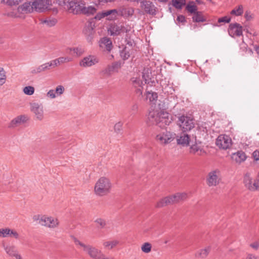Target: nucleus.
Segmentation results:
<instances>
[{
    "label": "nucleus",
    "instance_id": "1",
    "mask_svg": "<svg viewBox=\"0 0 259 259\" xmlns=\"http://www.w3.org/2000/svg\"><path fill=\"white\" fill-rule=\"evenodd\" d=\"M159 109H153L148 114L147 123L149 125L163 123L168 125L172 121V116L165 110L169 107L168 103L164 101L158 104Z\"/></svg>",
    "mask_w": 259,
    "mask_h": 259
},
{
    "label": "nucleus",
    "instance_id": "2",
    "mask_svg": "<svg viewBox=\"0 0 259 259\" xmlns=\"http://www.w3.org/2000/svg\"><path fill=\"white\" fill-rule=\"evenodd\" d=\"M51 5L48 0H34L32 2L25 3L18 8L19 11L25 13H30L33 12H43L52 10L57 13L56 8H51Z\"/></svg>",
    "mask_w": 259,
    "mask_h": 259
},
{
    "label": "nucleus",
    "instance_id": "3",
    "mask_svg": "<svg viewBox=\"0 0 259 259\" xmlns=\"http://www.w3.org/2000/svg\"><path fill=\"white\" fill-rule=\"evenodd\" d=\"M75 246L83 251L92 259H115L113 257L106 256L101 250L89 244L80 241L76 237H73Z\"/></svg>",
    "mask_w": 259,
    "mask_h": 259
},
{
    "label": "nucleus",
    "instance_id": "4",
    "mask_svg": "<svg viewBox=\"0 0 259 259\" xmlns=\"http://www.w3.org/2000/svg\"><path fill=\"white\" fill-rule=\"evenodd\" d=\"M112 189V183L107 177H102L96 182L94 186V192L99 196H104L110 193Z\"/></svg>",
    "mask_w": 259,
    "mask_h": 259
},
{
    "label": "nucleus",
    "instance_id": "5",
    "mask_svg": "<svg viewBox=\"0 0 259 259\" xmlns=\"http://www.w3.org/2000/svg\"><path fill=\"white\" fill-rule=\"evenodd\" d=\"M58 5L63 9L73 14L81 13L83 2L82 1L56 0Z\"/></svg>",
    "mask_w": 259,
    "mask_h": 259
},
{
    "label": "nucleus",
    "instance_id": "6",
    "mask_svg": "<svg viewBox=\"0 0 259 259\" xmlns=\"http://www.w3.org/2000/svg\"><path fill=\"white\" fill-rule=\"evenodd\" d=\"M177 124L183 132L191 131L195 126L193 118L190 116L185 115L178 116Z\"/></svg>",
    "mask_w": 259,
    "mask_h": 259
},
{
    "label": "nucleus",
    "instance_id": "7",
    "mask_svg": "<svg viewBox=\"0 0 259 259\" xmlns=\"http://www.w3.org/2000/svg\"><path fill=\"white\" fill-rule=\"evenodd\" d=\"M176 137V134L175 133L165 130L158 134L155 140L160 145L165 146L172 142Z\"/></svg>",
    "mask_w": 259,
    "mask_h": 259
},
{
    "label": "nucleus",
    "instance_id": "8",
    "mask_svg": "<svg viewBox=\"0 0 259 259\" xmlns=\"http://www.w3.org/2000/svg\"><path fill=\"white\" fill-rule=\"evenodd\" d=\"M38 220L39 223L41 226L50 229H55L58 227L60 224L58 218L48 215H41Z\"/></svg>",
    "mask_w": 259,
    "mask_h": 259
},
{
    "label": "nucleus",
    "instance_id": "9",
    "mask_svg": "<svg viewBox=\"0 0 259 259\" xmlns=\"http://www.w3.org/2000/svg\"><path fill=\"white\" fill-rule=\"evenodd\" d=\"M95 22L92 20L89 21L86 23L83 30V33L87 41L92 44L95 34Z\"/></svg>",
    "mask_w": 259,
    "mask_h": 259
},
{
    "label": "nucleus",
    "instance_id": "10",
    "mask_svg": "<svg viewBox=\"0 0 259 259\" xmlns=\"http://www.w3.org/2000/svg\"><path fill=\"white\" fill-rule=\"evenodd\" d=\"M221 180V172L219 169L210 171L206 177V183L208 186H216Z\"/></svg>",
    "mask_w": 259,
    "mask_h": 259
},
{
    "label": "nucleus",
    "instance_id": "11",
    "mask_svg": "<svg viewBox=\"0 0 259 259\" xmlns=\"http://www.w3.org/2000/svg\"><path fill=\"white\" fill-rule=\"evenodd\" d=\"M99 62V58L93 55H89L81 59L79 65L82 68H89L96 65Z\"/></svg>",
    "mask_w": 259,
    "mask_h": 259
},
{
    "label": "nucleus",
    "instance_id": "12",
    "mask_svg": "<svg viewBox=\"0 0 259 259\" xmlns=\"http://www.w3.org/2000/svg\"><path fill=\"white\" fill-rule=\"evenodd\" d=\"M30 111L34 114L35 118L41 121L44 118V111L41 104L38 103H31L30 104Z\"/></svg>",
    "mask_w": 259,
    "mask_h": 259
},
{
    "label": "nucleus",
    "instance_id": "13",
    "mask_svg": "<svg viewBox=\"0 0 259 259\" xmlns=\"http://www.w3.org/2000/svg\"><path fill=\"white\" fill-rule=\"evenodd\" d=\"M215 143L220 148L227 149L231 147L232 141L229 136L226 135H221L217 138Z\"/></svg>",
    "mask_w": 259,
    "mask_h": 259
},
{
    "label": "nucleus",
    "instance_id": "14",
    "mask_svg": "<svg viewBox=\"0 0 259 259\" xmlns=\"http://www.w3.org/2000/svg\"><path fill=\"white\" fill-rule=\"evenodd\" d=\"M245 186L251 191H255L259 188V183L257 177L253 179L250 174H246L244 178Z\"/></svg>",
    "mask_w": 259,
    "mask_h": 259
},
{
    "label": "nucleus",
    "instance_id": "15",
    "mask_svg": "<svg viewBox=\"0 0 259 259\" xmlns=\"http://www.w3.org/2000/svg\"><path fill=\"white\" fill-rule=\"evenodd\" d=\"M243 27L239 23H234L229 25L228 31L232 37H239L242 35Z\"/></svg>",
    "mask_w": 259,
    "mask_h": 259
},
{
    "label": "nucleus",
    "instance_id": "16",
    "mask_svg": "<svg viewBox=\"0 0 259 259\" xmlns=\"http://www.w3.org/2000/svg\"><path fill=\"white\" fill-rule=\"evenodd\" d=\"M141 8L146 13L151 15L156 14V8L151 1L144 0L141 2Z\"/></svg>",
    "mask_w": 259,
    "mask_h": 259
},
{
    "label": "nucleus",
    "instance_id": "17",
    "mask_svg": "<svg viewBox=\"0 0 259 259\" xmlns=\"http://www.w3.org/2000/svg\"><path fill=\"white\" fill-rule=\"evenodd\" d=\"M3 247L6 253L9 256L15 257L16 259H23L14 245H4Z\"/></svg>",
    "mask_w": 259,
    "mask_h": 259
},
{
    "label": "nucleus",
    "instance_id": "18",
    "mask_svg": "<svg viewBox=\"0 0 259 259\" xmlns=\"http://www.w3.org/2000/svg\"><path fill=\"white\" fill-rule=\"evenodd\" d=\"M107 31L110 35H118L124 32V27L115 23L111 24L108 27Z\"/></svg>",
    "mask_w": 259,
    "mask_h": 259
},
{
    "label": "nucleus",
    "instance_id": "19",
    "mask_svg": "<svg viewBox=\"0 0 259 259\" xmlns=\"http://www.w3.org/2000/svg\"><path fill=\"white\" fill-rule=\"evenodd\" d=\"M100 47L108 52H110L112 48L113 45L111 39L107 37H104L100 40Z\"/></svg>",
    "mask_w": 259,
    "mask_h": 259
},
{
    "label": "nucleus",
    "instance_id": "20",
    "mask_svg": "<svg viewBox=\"0 0 259 259\" xmlns=\"http://www.w3.org/2000/svg\"><path fill=\"white\" fill-rule=\"evenodd\" d=\"M190 152L193 154H196L199 156H203L206 154V152L203 149V147L197 143L190 147Z\"/></svg>",
    "mask_w": 259,
    "mask_h": 259
},
{
    "label": "nucleus",
    "instance_id": "21",
    "mask_svg": "<svg viewBox=\"0 0 259 259\" xmlns=\"http://www.w3.org/2000/svg\"><path fill=\"white\" fill-rule=\"evenodd\" d=\"M28 120V117L25 115H20L14 118L10 122V126L15 127L18 125L25 123Z\"/></svg>",
    "mask_w": 259,
    "mask_h": 259
},
{
    "label": "nucleus",
    "instance_id": "22",
    "mask_svg": "<svg viewBox=\"0 0 259 259\" xmlns=\"http://www.w3.org/2000/svg\"><path fill=\"white\" fill-rule=\"evenodd\" d=\"M211 246H207L205 247L198 250L195 254V256L197 258H205L209 254L211 250Z\"/></svg>",
    "mask_w": 259,
    "mask_h": 259
},
{
    "label": "nucleus",
    "instance_id": "23",
    "mask_svg": "<svg viewBox=\"0 0 259 259\" xmlns=\"http://www.w3.org/2000/svg\"><path fill=\"white\" fill-rule=\"evenodd\" d=\"M170 199L172 200L171 204L178 203L184 201L187 198V194L186 193H177L173 195L169 196Z\"/></svg>",
    "mask_w": 259,
    "mask_h": 259
},
{
    "label": "nucleus",
    "instance_id": "24",
    "mask_svg": "<svg viewBox=\"0 0 259 259\" xmlns=\"http://www.w3.org/2000/svg\"><path fill=\"white\" fill-rule=\"evenodd\" d=\"M67 50L68 53L77 57L81 56L85 52L84 49L81 46L69 48Z\"/></svg>",
    "mask_w": 259,
    "mask_h": 259
},
{
    "label": "nucleus",
    "instance_id": "25",
    "mask_svg": "<svg viewBox=\"0 0 259 259\" xmlns=\"http://www.w3.org/2000/svg\"><path fill=\"white\" fill-rule=\"evenodd\" d=\"M177 143L183 146H187L189 144L190 137L188 134H181L177 138Z\"/></svg>",
    "mask_w": 259,
    "mask_h": 259
},
{
    "label": "nucleus",
    "instance_id": "26",
    "mask_svg": "<svg viewBox=\"0 0 259 259\" xmlns=\"http://www.w3.org/2000/svg\"><path fill=\"white\" fill-rule=\"evenodd\" d=\"M120 243L119 240L113 239L110 240L104 241L103 242V246L105 249L111 250L118 246Z\"/></svg>",
    "mask_w": 259,
    "mask_h": 259
},
{
    "label": "nucleus",
    "instance_id": "27",
    "mask_svg": "<svg viewBox=\"0 0 259 259\" xmlns=\"http://www.w3.org/2000/svg\"><path fill=\"white\" fill-rule=\"evenodd\" d=\"M119 16L127 18L131 17L134 13V9L133 8H121L118 10Z\"/></svg>",
    "mask_w": 259,
    "mask_h": 259
},
{
    "label": "nucleus",
    "instance_id": "28",
    "mask_svg": "<svg viewBox=\"0 0 259 259\" xmlns=\"http://www.w3.org/2000/svg\"><path fill=\"white\" fill-rule=\"evenodd\" d=\"M134 52L131 46H125L120 52V56L123 60L128 59Z\"/></svg>",
    "mask_w": 259,
    "mask_h": 259
},
{
    "label": "nucleus",
    "instance_id": "29",
    "mask_svg": "<svg viewBox=\"0 0 259 259\" xmlns=\"http://www.w3.org/2000/svg\"><path fill=\"white\" fill-rule=\"evenodd\" d=\"M158 96L156 93L152 91H147L146 93V100L151 104H155Z\"/></svg>",
    "mask_w": 259,
    "mask_h": 259
},
{
    "label": "nucleus",
    "instance_id": "30",
    "mask_svg": "<svg viewBox=\"0 0 259 259\" xmlns=\"http://www.w3.org/2000/svg\"><path fill=\"white\" fill-rule=\"evenodd\" d=\"M232 158L236 162L240 163L246 159V155L243 152L238 151L232 155Z\"/></svg>",
    "mask_w": 259,
    "mask_h": 259
},
{
    "label": "nucleus",
    "instance_id": "31",
    "mask_svg": "<svg viewBox=\"0 0 259 259\" xmlns=\"http://www.w3.org/2000/svg\"><path fill=\"white\" fill-rule=\"evenodd\" d=\"M106 15L108 20H116L119 16V11L116 9L106 11Z\"/></svg>",
    "mask_w": 259,
    "mask_h": 259
},
{
    "label": "nucleus",
    "instance_id": "32",
    "mask_svg": "<svg viewBox=\"0 0 259 259\" xmlns=\"http://www.w3.org/2000/svg\"><path fill=\"white\" fill-rule=\"evenodd\" d=\"M172 200L170 199L169 196L164 197L155 204V207L157 208H161L169 204H171Z\"/></svg>",
    "mask_w": 259,
    "mask_h": 259
},
{
    "label": "nucleus",
    "instance_id": "33",
    "mask_svg": "<svg viewBox=\"0 0 259 259\" xmlns=\"http://www.w3.org/2000/svg\"><path fill=\"white\" fill-rule=\"evenodd\" d=\"M97 9L94 6L85 7L83 2V7H82L81 13L85 15H92L96 13Z\"/></svg>",
    "mask_w": 259,
    "mask_h": 259
},
{
    "label": "nucleus",
    "instance_id": "34",
    "mask_svg": "<svg viewBox=\"0 0 259 259\" xmlns=\"http://www.w3.org/2000/svg\"><path fill=\"white\" fill-rule=\"evenodd\" d=\"M186 10L191 14H194L198 11L197 6L194 2H190L187 5L186 7Z\"/></svg>",
    "mask_w": 259,
    "mask_h": 259
},
{
    "label": "nucleus",
    "instance_id": "35",
    "mask_svg": "<svg viewBox=\"0 0 259 259\" xmlns=\"http://www.w3.org/2000/svg\"><path fill=\"white\" fill-rule=\"evenodd\" d=\"M169 4L177 9H181L186 5V0H171Z\"/></svg>",
    "mask_w": 259,
    "mask_h": 259
},
{
    "label": "nucleus",
    "instance_id": "36",
    "mask_svg": "<svg viewBox=\"0 0 259 259\" xmlns=\"http://www.w3.org/2000/svg\"><path fill=\"white\" fill-rule=\"evenodd\" d=\"M40 23L42 24H45L49 27H52L57 23V20L55 18H46L40 19Z\"/></svg>",
    "mask_w": 259,
    "mask_h": 259
},
{
    "label": "nucleus",
    "instance_id": "37",
    "mask_svg": "<svg viewBox=\"0 0 259 259\" xmlns=\"http://www.w3.org/2000/svg\"><path fill=\"white\" fill-rule=\"evenodd\" d=\"M192 20L194 22H203L206 21L202 13L200 11H197L194 14V16L192 17Z\"/></svg>",
    "mask_w": 259,
    "mask_h": 259
},
{
    "label": "nucleus",
    "instance_id": "38",
    "mask_svg": "<svg viewBox=\"0 0 259 259\" xmlns=\"http://www.w3.org/2000/svg\"><path fill=\"white\" fill-rule=\"evenodd\" d=\"M7 79L6 71L4 68L0 67V88L6 83Z\"/></svg>",
    "mask_w": 259,
    "mask_h": 259
},
{
    "label": "nucleus",
    "instance_id": "39",
    "mask_svg": "<svg viewBox=\"0 0 259 259\" xmlns=\"http://www.w3.org/2000/svg\"><path fill=\"white\" fill-rule=\"evenodd\" d=\"M243 13V7L242 5H239L234 8L230 12L232 15L240 16Z\"/></svg>",
    "mask_w": 259,
    "mask_h": 259
},
{
    "label": "nucleus",
    "instance_id": "40",
    "mask_svg": "<svg viewBox=\"0 0 259 259\" xmlns=\"http://www.w3.org/2000/svg\"><path fill=\"white\" fill-rule=\"evenodd\" d=\"M141 250L145 253H149L152 250V244L149 242L144 243L141 246Z\"/></svg>",
    "mask_w": 259,
    "mask_h": 259
},
{
    "label": "nucleus",
    "instance_id": "41",
    "mask_svg": "<svg viewBox=\"0 0 259 259\" xmlns=\"http://www.w3.org/2000/svg\"><path fill=\"white\" fill-rule=\"evenodd\" d=\"M11 229L8 227L0 229V238L10 237Z\"/></svg>",
    "mask_w": 259,
    "mask_h": 259
},
{
    "label": "nucleus",
    "instance_id": "42",
    "mask_svg": "<svg viewBox=\"0 0 259 259\" xmlns=\"http://www.w3.org/2000/svg\"><path fill=\"white\" fill-rule=\"evenodd\" d=\"M116 66L117 64L116 63H114L111 65L108 66L103 71V73L107 75H110L114 71Z\"/></svg>",
    "mask_w": 259,
    "mask_h": 259
},
{
    "label": "nucleus",
    "instance_id": "43",
    "mask_svg": "<svg viewBox=\"0 0 259 259\" xmlns=\"http://www.w3.org/2000/svg\"><path fill=\"white\" fill-rule=\"evenodd\" d=\"M34 88L32 86H26L23 89V92L26 95L31 96L34 93Z\"/></svg>",
    "mask_w": 259,
    "mask_h": 259
},
{
    "label": "nucleus",
    "instance_id": "44",
    "mask_svg": "<svg viewBox=\"0 0 259 259\" xmlns=\"http://www.w3.org/2000/svg\"><path fill=\"white\" fill-rule=\"evenodd\" d=\"M55 91L57 97H58L61 96L64 94L65 89L63 85H58L56 87Z\"/></svg>",
    "mask_w": 259,
    "mask_h": 259
},
{
    "label": "nucleus",
    "instance_id": "45",
    "mask_svg": "<svg viewBox=\"0 0 259 259\" xmlns=\"http://www.w3.org/2000/svg\"><path fill=\"white\" fill-rule=\"evenodd\" d=\"M132 81L135 88L141 87L143 84V81L139 78L133 77Z\"/></svg>",
    "mask_w": 259,
    "mask_h": 259
},
{
    "label": "nucleus",
    "instance_id": "46",
    "mask_svg": "<svg viewBox=\"0 0 259 259\" xmlns=\"http://www.w3.org/2000/svg\"><path fill=\"white\" fill-rule=\"evenodd\" d=\"M95 222L96 223L98 227H100V228H104L106 225L105 220L101 218L97 219Z\"/></svg>",
    "mask_w": 259,
    "mask_h": 259
},
{
    "label": "nucleus",
    "instance_id": "47",
    "mask_svg": "<svg viewBox=\"0 0 259 259\" xmlns=\"http://www.w3.org/2000/svg\"><path fill=\"white\" fill-rule=\"evenodd\" d=\"M57 59L60 65L72 61V59L69 57H60Z\"/></svg>",
    "mask_w": 259,
    "mask_h": 259
},
{
    "label": "nucleus",
    "instance_id": "48",
    "mask_svg": "<svg viewBox=\"0 0 259 259\" xmlns=\"http://www.w3.org/2000/svg\"><path fill=\"white\" fill-rule=\"evenodd\" d=\"M47 97L50 99H54L57 97L55 90H50L46 94Z\"/></svg>",
    "mask_w": 259,
    "mask_h": 259
},
{
    "label": "nucleus",
    "instance_id": "49",
    "mask_svg": "<svg viewBox=\"0 0 259 259\" xmlns=\"http://www.w3.org/2000/svg\"><path fill=\"white\" fill-rule=\"evenodd\" d=\"M41 72H43L42 67L41 65L32 68L31 70V72L32 74H37Z\"/></svg>",
    "mask_w": 259,
    "mask_h": 259
},
{
    "label": "nucleus",
    "instance_id": "50",
    "mask_svg": "<svg viewBox=\"0 0 259 259\" xmlns=\"http://www.w3.org/2000/svg\"><path fill=\"white\" fill-rule=\"evenodd\" d=\"M231 20V18L229 16H224L221 18H219L218 23H228Z\"/></svg>",
    "mask_w": 259,
    "mask_h": 259
},
{
    "label": "nucleus",
    "instance_id": "51",
    "mask_svg": "<svg viewBox=\"0 0 259 259\" xmlns=\"http://www.w3.org/2000/svg\"><path fill=\"white\" fill-rule=\"evenodd\" d=\"M10 237L14 238L16 239H19L20 235L16 230L11 229Z\"/></svg>",
    "mask_w": 259,
    "mask_h": 259
},
{
    "label": "nucleus",
    "instance_id": "52",
    "mask_svg": "<svg viewBox=\"0 0 259 259\" xmlns=\"http://www.w3.org/2000/svg\"><path fill=\"white\" fill-rule=\"evenodd\" d=\"M244 17L247 21H251L254 18V15L249 11H246L245 13Z\"/></svg>",
    "mask_w": 259,
    "mask_h": 259
},
{
    "label": "nucleus",
    "instance_id": "53",
    "mask_svg": "<svg viewBox=\"0 0 259 259\" xmlns=\"http://www.w3.org/2000/svg\"><path fill=\"white\" fill-rule=\"evenodd\" d=\"M122 123L121 122H118L116 123L114 125V127L115 132H116L117 133H119L122 129Z\"/></svg>",
    "mask_w": 259,
    "mask_h": 259
},
{
    "label": "nucleus",
    "instance_id": "54",
    "mask_svg": "<svg viewBox=\"0 0 259 259\" xmlns=\"http://www.w3.org/2000/svg\"><path fill=\"white\" fill-rule=\"evenodd\" d=\"M106 17V11H102L98 13L95 16V18L97 20H100L103 18Z\"/></svg>",
    "mask_w": 259,
    "mask_h": 259
},
{
    "label": "nucleus",
    "instance_id": "55",
    "mask_svg": "<svg viewBox=\"0 0 259 259\" xmlns=\"http://www.w3.org/2000/svg\"><path fill=\"white\" fill-rule=\"evenodd\" d=\"M51 67L55 68L60 65L58 59L53 60L49 62Z\"/></svg>",
    "mask_w": 259,
    "mask_h": 259
},
{
    "label": "nucleus",
    "instance_id": "56",
    "mask_svg": "<svg viewBox=\"0 0 259 259\" xmlns=\"http://www.w3.org/2000/svg\"><path fill=\"white\" fill-rule=\"evenodd\" d=\"M250 246L254 250H257L259 248V242L257 241L252 242L250 244Z\"/></svg>",
    "mask_w": 259,
    "mask_h": 259
},
{
    "label": "nucleus",
    "instance_id": "57",
    "mask_svg": "<svg viewBox=\"0 0 259 259\" xmlns=\"http://www.w3.org/2000/svg\"><path fill=\"white\" fill-rule=\"evenodd\" d=\"M41 65L42 67L43 71L49 70L51 68V65L50 64L49 62L44 63V64H42Z\"/></svg>",
    "mask_w": 259,
    "mask_h": 259
},
{
    "label": "nucleus",
    "instance_id": "58",
    "mask_svg": "<svg viewBox=\"0 0 259 259\" xmlns=\"http://www.w3.org/2000/svg\"><path fill=\"white\" fill-rule=\"evenodd\" d=\"M143 78L144 79L145 83H149V79L150 78V77L148 74H147L143 72Z\"/></svg>",
    "mask_w": 259,
    "mask_h": 259
},
{
    "label": "nucleus",
    "instance_id": "59",
    "mask_svg": "<svg viewBox=\"0 0 259 259\" xmlns=\"http://www.w3.org/2000/svg\"><path fill=\"white\" fill-rule=\"evenodd\" d=\"M177 20L179 22L184 23L186 21V19L183 15H179L177 17Z\"/></svg>",
    "mask_w": 259,
    "mask_h": 259
},
{
    "label": "nucleus",
    "instance_id": "60",
    "mask_svg": "<svg viewBox=\"0 0 259 259\" xmlns=\"http://www.w3.org/2000/svg\"><path fill=\"white\" fill-rule=\"evenodd\" d=\"M245 259H258V257L255 254L248 253Z\"/></svg>",
    "mask_w": 259,
    "mask_h": 259
},
{
    "label": "nucleus",
    "instance_id": "61",
    "mask_svg": "<svg viewBox=\"0 0 259 259\" xmlns=\"http://www.w3.org/2000/svg\"><path fill=\"white\" fill-rule=\"evenodd\" d=\"M253 156L255 160H259V150H255L253 153Z\"/></svg>",
    "mask_w": 259,
    "mask_h": 259
},
{
    "label": "nucleus",
    "instance_id": "62",
    "mask_svg": "<svg viewBox=\"0 0 259 259\" xmlns=\"http://www.w3.org/2000/svg\"><path fill=\"white\" fill-rule=\"evenodd\" d=\"M158 3L162 4H166L170 2V0H156Z\"/></svg>",
    "mask_w": 259,
    "mask_h": 259
},
{
    "label": "nucleus",
    "instance_id": "63",
    "mask_svg": "<svg viewBox=\"0 0 259 259\" xmlns=\"http://www.w3.org/2000/svg\"><path fill=\"white\" fill-rule=\"evenodd\" d=\"M246 52H247L248 54H250V55H252V54H253V51H252V50H251V49H247V50H246Z\"/></svg>",
    "mask_w": 259,
    "mask_h": 259
},
{
    "label": "nucleus",
    "instance_id": "64",
    "mask_svg": "<svg viewBox=\"0 0 259 259\" xmlns=\"http://www.w3.org/2000/svg\"><path fill=\"white\" fill-rule=\"evenodd\" d=\"M255 50L256 53L259 55V47H256Z\"/></svg>",
    "mask_w": 259,
    "mask_h": 259
}]
</instances>
